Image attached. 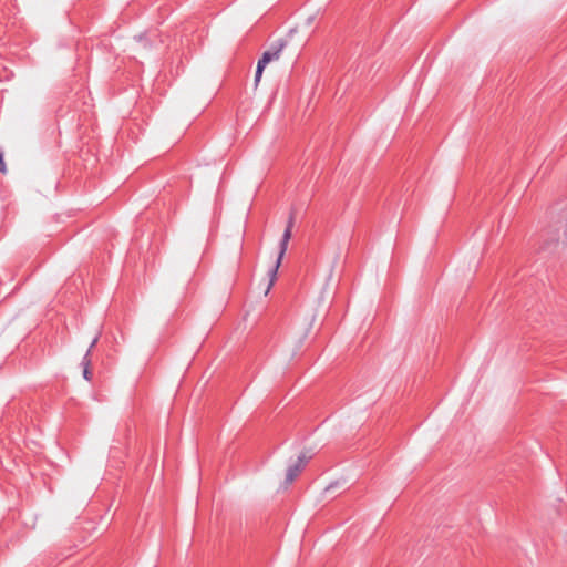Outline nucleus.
I'll use <instances>...</instances> for the list:
<instances>
[{"instance_id": "nucleus-1", "label": "nucleus", "mask_w": 567, "mask_h": 567, "mask_svg": "<svg viewBox=\"0 0 567 567\" xmlns=\"http://www.w3.org/2000/svg\"><path fill=\"white\" fill-rule=\"evenodd\" d=\"M293 225H295V215H293V213H291L288 218L287 226L282 234L281 240L279 243V254H278L277 260H276L274 267L269 270L270 285H272L277 278L278 268L280 267L281 260L288 249L289 240L291 239Z\"/></svg>"}, {"instance_id": "nucleus-2", "label": "nucleus", "mask_w": 567, "mask_h": 567, "mask_svg": "<svg viewBox=\"0 0 567 567\" xmlns=\"http://www.w3.org/2000/svg\"><path fill=\"white\" fill-rule=\"evenodd\" d=\"M285 47H286V42L282 40H279V41L272 43L270 49L262 53L261 58L258 60L257 69H256V73H255V83L256 84H258V82L260 81L266 65L268 63H270L271 61H277L280 58L281 52Z\"/></svg>"}, {"instance_id": "nucleus-3", "label": "nucleus", "mask_w": 567, "mask_h": 567, "mask_svg": "<svg viewBox=\"0 0 567 567\" xmlns=\"http://www.w3.org/2000/svg\"><path fill=\"white\" fill-rule=\"evenodd\" d=\"M309 458H310V456H307L306 454H301V455H299L297 462L287 468L286 480H285L286 485H290L299 476V474L302 472V470L307 465Z\"/></svg>"}, {"instance_id": "nucleus-4", "label": "nucleus", "mask_w": 567, "mask_h": 567, "mask_svg": "<svg viewBox=\"0 0 567 567\" xmlns=\"http://www.w3.org/2000/svg\"><path fill=\"white\" fill-rule=\"evenodd\" d=\"M96 342H97V337L93 339V341L90 344V348L87 349V351L84 354L83 360H82L83 378L85 380H87V381H91L92 380V375H93L92 371L90 369V365H91L90 355H91V351H92L93 347L96 344Z\"/></svg>"}, {"instance_id": "nucleus-5", "label": "nucleus", "mask_w": 567, "mask_h": 567, "mask_svg": "<svg viewBox=\"0 0 567 567\" xmlns=\"http://www.w3.org/2000/svg\"><path fill=\"white\" fill-rule=\"evenodd\" d=\"M0 172L2 174L7 173V166H6L4 158H3V152L1 150H0Z\"/></svg>"}]
</instances>
